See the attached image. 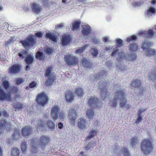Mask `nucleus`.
Masks as SVG:
<instances>
[{
	"mask_svg": "<svg viewBox=\"0 0 156 156\" xmlns=\"http://www.w3.org/2000/svg\"><path fill=\"white\" fill-rule=\"evenodd\" d=\"M49 138L46 136H41L38 142L36 139L29 140L28 143L32 145V153L30 156H41L42 155L41 150H44L45 147L48 144Z\"/></svg>",
	"mask_w": 156,
	"mask_h": 156,
	"instance_id": "obj_1",
	"label": "nucleus"
},
{
	"mask_svg": "<svg viewBox=\"0 0 156 156\" xmlns=\"http://www.w3.org/2000/svg\"><path fill=\"white\" fill-rule=\"evenodd\" d=\"M113 50L111 55L112 57H113L117 56L116 59L118 62L116 65L117 67L121 70H125L126 68L125 66L123 65L121 63H120L122 62L123 61V59L125 58L124 52H121L119 53V50L117 49L115 50V48L113 49Z\"/></svg>",
	"mask_w": 156,
	"mask_h": 156,
	"instance_id": "obj_2",
	"label": "nucleus"
},
{
	"mask_svg": "<svg viewBox=\"0 0 156 156\" xmlns=\"http://www.w3.org/2000/svg\"><path fill=\"white\" fill-rule=\"evenodd\" d=\"M114 98L116 100L120 101V106L121 107L126 109L129 108V105L126 103L127 102V99L123 90H119L117 91L115 93Z\"/></svg>",
	"mask_w": 156,
	"mask_h": 156,
	"instance_id": "obj_3",
	"label": "nucleus"
},
{
	"mask_svg": "<svg viewBox=\"0 0 156 156\" xmlns=\"http://www.w3.org/2000/svg\"><path fill=\"white\" fill-rule=\"evenodd\" d=\"M151 43L146 40L144 42L142 46L145 55L147 56H154L156 55V50L151 48Z\"/></svg>",
	"mask_w": 156,
	"mask_h": 156,
	"instance_id": "obj_4",
	"label": "nucleus"
},
{
	"mask_svg": "<svg viewBox=\"0 0 156 156\" xmlns=\"http://www.w3.org/2000/svg\"><path fill=\"white\" fill-rule=\"evenodd\" d=\"M141 150L145 154L151 153L153 150V147L150 139H145L142 142Z\"/></svg>",
	"mask_w": 156,
	"mask_h": 156,
	"instance_id": "obj_5",
	"label": "nucleus"
},
{
	"mask_svg": "<svg viewBox=\"0 0 156 156\" xmlns=\"http://www.w3.org/2000/svg\"><path fill=\"white\" fill-rule=\"evenodd\" d=\"M66 63L69 66H74L78 63V60L77 57L72 54H67L64 57Z\"/></svg>",
	"mask_w": 156,
	"mask_h": 156,
	"instance_id": "obj_6",
	"label": "nucleus"
},
{
	"mask_svg": "<svg viewBox=\"0 0 156 156\" xmlns=\"http://www.w3.org/2000/svg\"><path fill=\"white\" fill-rule=\"evenodd\" d=\"M36 42L35 38L32 35L27 37L26 40H23L20 41V43L25 48L33 47L36 44Z\"/></svg>",
	"mask_w": 156,
	"mask_h": 156,
	"instance_id": "obj_7",
	"label": "nucleus"
},
{
	"mask_svg": "<svg viewBox=\"0 0 156 156\" xmlns=\"http://www.w3.org/2000/svg\"><path fill=\"white\" fill-rule=\"evenodd\" d=\"M98 84L99 85V88L101 90L100 94L101 98L102 99L104 100L108 96V92L107 91V89L105 88L107 86V83L101 81Z\"/></svg>",
	"mask_w": 156,
	"mask_h": 156,
	"instance_id": "obj_8",
	"label": "nucleus"
},
{
	"mask_svg": "<svg viewBox=\"0 0 156 156\" xmlns=\"http://www.w3.org/2000/svg\"><path fill=\"white\" fill-rule=\"evenodd\" d=\"M37 101L40 105L43 106L48 101L47 96L44 93H40L37 95Z\"/></svg>",
	"mask_w": 156,
	"mask_h": 156,
	"instance_id": "obj_9",
	"label": "nucleus"
},
{
	"mask_svg": "<svg viewBox=\"0 0 156 156\" xmlns=\"http://www.w3.org/2000/svg\"><path fill=\"white\" fill-rule=\"evenodd\" d=\"M33 131V128L30 126H25L22 129V133L26 138L30 137Z\"/></svg>",
	"mask_w": 156,
	"mask_h": 156,
	"instance_id": "obj_10",
	"label": "nucleus"
},
{
	"mask_svg": "<svg viewBox=\"0 0 156 156\" xmlns=\"http://www.w3.org/2000/svg\"><path fill=\"white\" fill-rule=\"evenodd\" d=\"M81 31L86 39H87V37L90 36V34H93L91 33V28L88 25H82Z\"/></svg>",
	"mask_w": 156,
	"mask_h": 156,
	"instance_id": "obj_11",
	"label": "nucleus"
},
{
	"mask_svg": "<svg viewBox=\"0 0 156 156\" xmlns=\"http://www.w3.org/2000/svg\"><path fill=\"white\" fill-rule=\"evenodd\" d=\"M60 112V109L58 105H54L51 109V115L52 118L56 119L58 118V114Z\"/></svg>",
	"mask_w": 156,
	"mask_h": 156,
	"instance_id": "obj_12",
	"label": "nucleus"
},
{
	"mask_svg": "<svg viewBox=\"0 0 156 156\" xmlns=\"http://www.w3.org/2000/svg\"><path fill=\"white\" fill-rule=\"evenodd\" d=\"M100 103L98 98L95 96H91L88 101L89 104L92 107H99Z\"/></svg>",
	"mask_w": 156,
	"mask_h": 156,
	"instance_id": "obj_13",
	"label": "nucleus"
},
{
	"mask_svg": "<svg viewBox=\"0 0 156 156\" xmlns=\"http://www.w3.org/2000/svg\"><path fill=\"white\" fill-rule=\"evenodd\" d=\"M68 116L71 122L74 124L77 119V113L75 108H70L68 113Z\"/></svg>",
	"mask_w": 156,
	"mask_h": 156,
	"instance_id": "obj_14",
	"label": "nucleus"
},
{
	"mask_svg": "<svg viewBox=\"0 0 156 156\" xmlns=\"http://www.w3.org/2000/svg\"><path fill=\"white\" fill-rule=\"evenodd\" d=\"M154 31L152 30H149L148 31L142 30L139 32V35L140 37H150L154 35Z\"/></svg>",
	"mask_w": 156,
	"mask_h": 156,
	"instance_id": "obj_15",
	"label": "nucleus"
},
{
	"mask_svg": "<svg viewBox=\"0 0 156 156\" xmlns=\"http://www.w3.org/2000/svg\"><path fill=\"white\" fill-rule=\"evenodd\" d=\"M78 126L79 128L85 130L88 127L87 121L83 119H79L78 120Z\"/></svg>",
	"mask_w": 156,
	"mask_h": 156,
	"instance_id": "obj_16",
	"label": "nucleus"
},
{
	"mask_svg": "<svg viewBox=\"0 0 156 156\" xmlns=\"http://www.w3.org/2000/svg\"><path fill=\"white\" fill-rule=\"evenodd\" d=\"M113 151L116 154H121L122 153L124 154L125 156H130L128 148H121L115 147L113 150Z\"/></svg>",
	"mask_w": 156,
	"mask_h": 156,
	"instance_id": "obj_17",
	"label": "nucleus"
},
{
	"mask_svg": "<svg viewBox=\"0 0 156 156\" xmlns=\"http://www.w3.org/2000/svg\"><path fill=\"white\" fill-rule=\"evenodd\" d=\"M46 36L49 39V41L50 42L52 43H57L58 37L55 34L51 33H47Z\"/></svg>",
	"mask_w": 156,
	"mask_h": 156,
	"instance_id": "obj_18",
	"label": "nucleus"
},
{
	"mask_svg": "<svg viewBox=\"0 0 156 156\" xmlns=\"http://www.w3.org/2000/svg\"><path fill=\"white\" fill-rule=\"evenodd\" d=\"M36 127L37 130L40 131L45 130L47 128L45 124L41 120L37 122Z\"/></svg>",
	"mask_w": 156,
	"mask_h": 156,
	"instance_id": "obj_19",
	"label": "nucleus"
},
{
	"mask_svg": "<svg viewBox=\"0 0 156 156\" xmlns=\"http://www.w3.org/2000/svg\"><path fill=\"white\" fill-rule=\"evenodd\" d=\"M136 57L137 55L135 52L129 51V53H127V55L125 56L123 60L127 59L129 61H133L136 59Z\"/></svg>",
	"mask_w": 156,
	"mask_h": 156,
	"instance_id": "obj_20",
	"label": "nucleus"
},
{
	"mask_svg": "<svg viewBox=\"0 0 156 156\" xmlns=\"http://www.w3.org/2000/svg\"><path fill=\"white\" fill-rule=\"evenodd\" d=\"M10 126V124L9 122L6 121L5 120H1L0 123V134L2 133L3 129L4 128H6L7 130L9 129V128Z\"/></svg>",
	"mask_w": 156,
	"mask_h": 156,
	"instance_id": "obj_21",
	"label": "nucleus"
},
{
	"mask_svg": "<svg viewBox=\"0 0 156 156\" xmlns=\"http://www.w3.org/2000/svg\"><path fill=\"white\" fill-rule=\"evenodd\" d=\"M107 73L106 71L102 70L101 71L99 74H95L93 76L92 78L93 80L97 81L99 79H101L104 78L107 75Z\"/></svg>",
	"mask_w": 156,
	"mask_h": 156,
	"instance_id": "obj_22",
	"label": "nucleus"
},
{
	"mask_svg": "<svg viewBox=\"0 0 156 156\" xmlns=\"http://www.w3.org/2000/svg\"><path fill=\"white\" fill-rule=\"evenodd\" d=\"M31 5L33 11L37 13H40L42 9L41 5L36 3H31Z\"/></svg>",
	"mask_w": 156,
	"mask_h": 156,
	"instance_id": "obj_23",
	"label": "nucleus"
},
{
	"mask_svg": "<svg viewBox=\"0 0 156 156\" xmlns=\"http://www.w3.org/2000/svg\"><path fill=\"white\" fill-rule=\"evenodd\" d=\"M137 38V36L133 35L127 37L125 39V41H127V43L130 44L132 43H135Z\"/></svg>",
	"mask_w": 156,
	"mask_h": 156,
	"instance_id": "obj_24",
	"label": "nucleus"
},
{
	"mask_svg": "<svg viewBox=\"0 0 156 156\" xmlns=\"http://www.w3.org/2000/svg\"><path fill=\"white\" fill-rule=\"evenodd\" d=\"M45 74L46 77H51L54 76L52 73V68L51 67L49 66L46 68Z\"/></svg>",
	"mask_w": 156,
	"mask_h": 156,
	"instance_id": "obj_25",
	"label": "nucleus"
},
{
	"mask_svg": "<svg viewBox=\"0 0 156 156\" xmlns=\"http://www.w3.org/2000/svg\"><path fill=\"white\" fill-rule=\"evenodd\" d=\"M74 97V94L70 91L67 92L65 95L66 100L68 102H72L73 99Z\"/></svg>",
	"mask_w": 156,
	"mask_h": 156,
	"instance_id": "obj_26",
	"label": "nucleus"
},
{
	"mask_svg": "<svg viewBox=\"0 0 156 156\" xmlns=\"http://www.w3.org/2000/svg\"><path fill=\"white\" fill-rule=\"evenodd\" d=\"M129 50L130 51L135 52L138 48V45L136 43H132L129 44L128 45Z\"/></svg>",
	"mask_w": 156,
	"mask_h": 156,
	"instance_id": "obj_27",
	"label": "nucleus"
},
{
	"mask_svg": "<svg viewBox=\"0 0 156 156\" xmlns=\"http://www.w3.org/2000/svg\"><path fill=\"white\" fill-rule=\"evenodd\" d=\"M141 85V81L139 79H136L133 80L131 84V87L136 88H138Z\"/></svg>",
	"mask_w": 156,
	"mask_h": 156,
	"instance_id": "obj_28",
	"label": "nucleus"
},
{
	"mask_svg": "<svg viewBox=\"0 0 156 156\" xmlns=\"http://www.w3.org/2000/svg\"><path fill=\"white\" fill-rule=\"evenodd\" d=\"M70 38L68 35H65L63 37L62 40V44L63 45L68 44L70 41Z\"/></svg>",
	"mask_w": 156,
	"mask_h": 156,
	"instance_id": "obj_29",
	"label": "nucleus"
},
{
	"mask_svg": "<svg viewBox=\"0 0 156 156\" xmlns=\"http://www.w3.org/2000/svg\"><path fill=\"white\" fill-rule=\"evenodd\" d=\"M75 92L78 97H83L84 93L83 89L80 87H78L75 89Z\"/></svg>",
	"mask_w": 156,
	"mask_h": 156,
	"instance_id": "obj_30",
	"label": "nucleus"
},
{
	"mask_svg": "<svg viewBox=\"0 0 156 156\" xmlns=\"http://www.w3.org/2000/svg\"><path fill=\"white\" fill-rule=\"evenodd\" d=\"M20 129H15L13 135V139L15 140H16L20 139Z\"/></svg>",
	"mask_w": 156,
	"mask_h": 156,
	"instance_id": "obj_31",
	"label": "nucleus"
},
{
	"mask_svg": "<svg viewBox=\"0 0 156 156\" xmlns=\"http://www.w3.org/2000/svg\"><path fill=\"white\" fill-rule=\"evenodd\" d=\"M87 39L91 40L96 44H98L100 43L99 40L95 37L94 34H90V36L87 37Z\"/></svg>",
	"mask_w": 156,
	"mask_h": 156,
	"instance_id": "obj_32",
	"label": "nucleus"
},
{
	"mask_svg": "<svg viewBox=\"0 0 156 156\" xmlns=\"http://www.w3.org/2000/svg\"><path fill=\"white\" fill-rule=\"evenodd\" d=\"M20 70V67L18 65H13L10 70L11 73H16L19 72Z\"/></svg>",
	"mask_w": 156,
	"mask_h": 156,
	"instance_id": "obj_33",
	"label": "nucleus"
},
{
	"mask_svg": "<svg viewBox=\"0 0 156 156\" xmlns=\"http://www.w3.org/2000/svg\"><path fill=\"white\" fill-rule=\"evenodd\" d=\"M129 3L131 2L132 5L134 7H137L140 6L142 4V2L140 1H136V0H127Z\"/></svg>",
	"mask_w": 156,
	"mask_h": 156,
	"instance_id": "obj_34",
	"label": "nucleus"
},
{
	"mask_svg": "<svg viewBox=\"0 0 156 156\" xmlns=\"http://www.w3.org/2000/svg\"><path fill=\"white\" fill-rule=\"evenodd\" d=\"M156 11V9L154 8L151 7L147 10V15L148 17H150L154 14Z\"/></svg>",
	"mask_w": 156,
	"mask_h": 156,
	"instance_id": "obj_35",
	"label": "nucleus"
},
{
	"mask_svg": "<svg viewBox=\"0 0 156 156\" xmlns=\"http://www.w3.org/2000/svg\"><path fill=\"white\" fill-rule=\"evenodd\" d=\"M34 57L30 55H28L27 56L25 60L26 63L31 64L33 60Z\"/></svg>",
	"mask_w": 156,
	"mask_h": 156,
	"instance_id": "obj_36",
	"label": "nucleus"
},
{
	"mask_svg": "<svg viewBox=\"0 0 156 156\" xmlns=\"http://www.w3.org/2000/svg\"><path fill=\"white\" fill-rule=\"evenodd\" d=\"M89 46V44H86L83 47H80L76 51V53L77 54H80L83 53L84 51L87 48H88Z\"/></svg>",
	"mask_w": 156,
	"mask_h": 156,
	"instance_id": "obj_37",
	"label": "nucleus"
},
{
	"mask_svg": "<svg viewBox=\"0 0 156 156\" xmlns=\"http://www.w3.org/2000/svg\"><path fill=\"white\" fill-rule=\"evenodd\" d=\"M20 150L16 148H13L11 151V154L12 156H18L19 155Z\"/></svg>",
	"mask_w": 156,
	"mask_h": 156,
	"instance_id": "obj_38",
	"label": "nucleus"
},
{
	"mask_svg": "<svg viewBox=\"0 0 156 156\" xmlns=\"http://www.w3.org/2000/svg\"><path fill=\"white\" fill-rule=\"evenodd\" d=\"M97 133V131L94 129H92L90 131L87 137V138L90 139L93 138Z\"/></svg>",
	"mask_w": 156,
	"mask_h": 156,
	"instance_id": "obj_39",
	"label": "nucleus"
},
{
	"mask_svg": "<svg viewBox=\"0 0 156 156\" xmlns=\"http://www.w3.org/2000/svg\"><path fill=\"white\" fill-rule=\"evenodd\" d=\"M86 113L88 117L89 118H92L94 116V111L92 109H88Z\"/></svg>",
	"mask_w": 156,
	"mask_h": 156,
	"instance_id": "obj_40",
	"label": "nucleus"
},
{
	"mask_svg": "<svg viewBox=\"0 0 156 156\" xmlns=\"http://www.w3.org/2000/svg\"><path fill=\"white\" fill-rule=\"evenodd\" d=\"M47 124L48 127L52 131L55 128V124L51 120H49L47 122Z\"/></svg>",
	"mask_w": 156,
	"mask_h": 156,
	"instance_id": "obj_41",
	"label": "nucleus"
},
{
	"mask_svg": "<svg viewBox=\"0 0 156 156\" xmlns=\"http://www.w3.org/2000/svg\"><path fill=\"white\" fill-rule=\"evenodd\" d=\"M90 51L94 57L97 56L99 53V50L95 48H91Z\"/></svg>",
	"mask_w": 156,
	"mask_h": 156,
	"instance_id": "obj_42",
	"label": "nucleus"
},
{
	"mask_svg": "<svg viewBox=\"0 0 156 156\" xmlns=\"http://www.w3.org/2000/svg\"><path fill=\"white\" fill-rule=\"evenodd\" d=\"M115 43L117 44L115 46V48L120 47L123 45V40L120 38H117L115 41Z\"/></svg>",
	"mask_w": 156,
	"mask_h": 156,
	"instance_id": "obj_43",
	"label": "nucleus"
},
{
	"mask_svg": "<svg viewBox=\"0 0 156 156\" xmlns=\"http://www.w3.org/2000/svg\"><path fill=\"white\" fill-rule=\"evenodd\" d=\"M102 41L104 43L108 44L111 41L110 37L108 36H103L101 39Z\"/></svg>",
	"mask_w": 156,
	"mask_h": 156,
	"instance_id": "obj_44",
	"label": "nucleus"
},
{
	"mask_svg": "<svg viewBox=\"0 0 156 156\" xmlns=\"http://www.w3.org/2000/svg\"><path fill=\"white\" fill-rule=\"evenodd\" d=\"M138 138L136 136L133 137L131 139L130 144L133 147L137 143Z\"/></svg>",
	"mask_w": 156,
	"mask_h": 156,
	"instance_id": "obj_45",
	"label": "nucleus"
},
{
	"mask_svg": "<svg viewBox=\"0 0 156 156\" xmlns=\"http://www.w3.org/2000/svg\"><path fill=\"white\" fill-rule=\"evenodd\" d=\"M2 84L5 89H7L8 90H9V88L10 86V83L9 81L5 80L2 82Z\"/></svg>",
	"mask_w": 156,
	"mask_h": 156,
	"instance_id": "obj_46",
	"label": "nucleus"
},
{
	"mask_svg": "<svg viewBox=\"0 0 156 156\" xmlns=\"http://www.w3.org/2000/svg\"><path fill=\"white\" fill-rule=\"evenodd\" d=\"M15 40L16 39L15 37L14 36H12L9 39L7 42H5V44L8 45L9 44H12L14 43Z\"/></svg>",
	"mask_w": 156,
	"mask_h": 156,
	"instance_id": "obj_47",
	"label": "nucleus"
},
{
	"mask_svg": "<svg viewBox=\"0 0 156 156\" xmlns=\"http://www.w3.org/2000/svg\"><path fill=\"white\" fill-rule=\"evenodd\" d=\"M27 144V142H24L21 144V148L22 153H25L26 152Z\"/></svg>",
	"mask_w": 156,
	"mask_h": 156,
	"instance_id": "obj_48",
	"label": "nucleus"
},
{
	"mask_svg": "<svg viewBox=\"0 0 156 156\" xmlns=\"http://www.w3.org/2000/svg\"><path fill=\"white\" fill-rule=\"evenodd\" d=\"M80 23L76 22L74 23L72 25V28L73 31L76 30L80 27Z\"/></svg>",
	"mask_w": 156,
	"mask_h": 156,
	"instance_id": "obj_49",
	"label": "nucleus"
},
{
	"mask_svg": "<svg viewBox=\"0 0 156 156\" xmlns=\"http://www.w3.org/2000/svg\"><path fill=\"white\" fill-rule=\"evenodd\" d=\"M93 147L96 146V143L95 142H89L86 147L85 148V150H89L91 146H93Z\"/></svg>",
	"mask_w": 156,
	"mask_h": 156,
	"instance_id": "obj_50",
	"label": "nucleus"
},
{
	"mask_svg": "<svg viewBox=\"0 0 156 156\" xmlns=\"http://www.w3.org/2000/svg\"><path fill=\"white\" fill-rule=\"evenodd\" d=\"M36 58L40 60H43L44 58L43 53L40 51H39L37 52L36 56Z\"/></svg>",
	"mask_w": 156,
	"mask_h": 156,
	"instance_id": "obj_51",
	"label": "nucleus"
},
{
	"mask_svg": "<svg viewBox=\"0 0 156 156\" xmlns=\"http://www.w3.org/2000/svg\"><path fill=\"white\" fill-rule=\"evenodd\" d=\"M47 78H48V80L46 82V84L47 85H50L53 83L54 80V76H52L51 77Z\"/></svg>",
	"mask_w": 156,
	"mask_h": 156,
	"instance_id": "obj_52",
	"label": "nucleus"
},
{
	"mask_svg": "<svg viewBox=\"0 0 156 156\" xmlns=\"http://www.w3.org/2000/svg\"><path fill=\"white\" fill-rule=\"evenodd\" d=\"M117 100L115 98L114 99L110 100L109 103V105L113 107H116L117 104Z\"/></svg>",
	"mask_w": 156,
	"mask_h": 156,
	"instance_id": "obj_53",
	"label": "nucleus"
},
{
	"mask_svg": "<svg viewBox=\"0 0 156 156\" xmlns=\"http://www.w3.org/2000/svg\"><path fill=\"white\" fill-rule=\"evenodd\" d=\"M27 55V51H21L18 54L19 56L22 59L26 57Z\"/></svg>",
	"mask_w": 156,
	"mask_h": 156,
	"instance_id": "obj_54",
	"label": "nucleus"
},
{
	"mask_svg": "<svg viewBox=\"0 0 156 156\" xmlns=\"http://www.w3.org/2000/svg\"><path fill=\"white\" fill-rule=\"evenodd\" d=\"M37 85V83L34 81H32L30 83L29 87H27L26 88V89H29V88H33L35 87H36Z\"/></svg>",
	"mask_w": 156,
	"mask_h": 156,
	"instance_id": "obj_55",
	"label": "nucleus"
},
{
	"mask_svg": "<svg viewBox=\"0 0 156 156\" xmlns=\"http://www.w3.org/2000/svg\"><path fill=\"white\" fill-rule=\"evenodd\" d=\"M82 64L85 67H88L90 66V63L85 59H84L83 61Z\"/></svg>",
	"mask_w": 156,
	"mask_h": 156,
	"instance_id": "obj_56",
	"label": "nucleus"
},
{
	"mask_svg": "<svg viewBox=\"0 0 156 156\" xmlns=\"http://www.w3.org/2000/svg\"><path fill=\"white\" fill-rule=\"evenodd\" d=\"M24 81V80L22 78H18L16 80V83L18 85H20Z\"/></svg>",
	"mask_w": 156,
	"mask_h": 156,
	"instance_id": "obj_57",
	"label": "nucleus"
},
{
	"mask_svg": "<svg viewBox=\"0 0 156 156\" xmlns=\"http://www.w3.org/2000/svg\"><path fill=\"white\" fill-rule=\"evenodd\" d=\"M113 63V62L111 60H110L107 62L105 63V64L106 66L111 69Z\"/></svg>",
	"mask_w": 156,
	"mask_h": 156,
	"instance_id": "obj_58",
	"label": "nucleus"
},
{
	"mask_svg": "<svg viewBox=\"0 0 156 156\" xmlns=\"http://www.w3.org/2000/svg\"><path fill=\"white\" fill-rule=\"evenodd\" d=\"M58 115L59 118L61 119H64L65 118V114L62 111H60Z\"/></svg>",
	"mask_w": 156,
	"mask_h": 156,
	"instance_id": "obj_59",
	"label": "nucleus"
},
{
	"mask_svg": "<svg viewBox=\"0 0 156 156\" xmlns=\"http://www.w3.org/2000/svg\"><path fill=\"white\" fill-rule=\"evenodd\" d=\"M38 1H41L43 5L45 6H48L49 4V2L48 0H38Z\"/></svg>",
	"mask_w": 156,
	"mask_h": 156,
	"instance_id": "obj_60",
	"label": "nucleus"
},
{
	"mask_svg": "<svg viewBox=\"0 0 156 156\" xmlns=\"http://www.w3.org/2000/svg\"><path fill=\"white\" fill-rule=\"evenodd\" d=\"M14 107L16 108L19 109L20 110H22V108L23 107L22 105L19 103L15 105Z\"/></svg>",
	"mask_w": 156,
	"mask_h": 156,
	"instance_id": "obj_61",
	"label": "nucleus"
},
{
	"mask_svg": "<svg viewBox=\"0 0 156 156\" xmlns=\"http://www.w3.org/2000/svg\"><path fill=\"white\" fill-rule=\"evenodd\" d=\"M43 34L41 32H38L35 34V35H32L34 36V37H41L43 36Z\"/></svg>",
	"mask_w": 156,
	"mask_h": 156,
	"instance_id": "obj_62",
	"label": "nucleus"
},
{
	"mask_svg": "<svg viewBox=\"0 0 156 156\" xmlns=\"http://www.w3.org/2000/svg\"><path fill=\"white\" fill-rule=\"evenodd\" d=\"M46 53L48 55L51 54L52 51V49L50 48H47L44 50Z\"/></svg>",
	"mask_w": 156,
	"mask_h": 156,
	"instance_id": "obj_63",
	"label": "nucleus"
},
{
	"mask_svg": "<svg viewBox=\"0 0 156 156\" xmlns=\"http://www.w3.org/2000/svg\"><path fill=\"white\" fill-rule=\"evenodd\" d=\"M113 48V47L110 45H108L105 47L104 48V50L105 51H108L109 50H112Z\"/></svg>",
	"mask_w": 156,
	"mask_h": 156,
	"instance_id": "obj_64",
	"label": "nucleus"
}]
</instances>
